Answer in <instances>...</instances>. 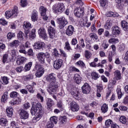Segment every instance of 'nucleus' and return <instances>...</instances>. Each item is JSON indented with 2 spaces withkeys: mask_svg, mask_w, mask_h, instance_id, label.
<instances>
[{
  "mask_svg": "<svg viewBox=\"0 0 128 128\" xmlns=\"http://www.w3.org/2000/svg\"><path fill=\"white\" fill-rule=\"evenodd\" d=\"M24 70V66H18L16 68V72H18V74H20V72H22Z\"/></svg>",
  "mask_w": 128,
  "mask_h": 128,
  "instance_id": "obj_59",
  "label": "nucleus"
},
{
  "mask_svg": "<svg viewBox=\"0 0 128 128\" xmlns=\"http://www.w3.org/2000/svg\"><path fill=\"white\" fill-rule=\"evenodd\" d=\"M32 66V62H29L28 64H26L24 66L25 70H26V72L30 70Z\"/></svg>",
  "mask_w": 128,
  "mask_h": 128,
  "instance_id": "obj_36",
  "label": "nucleus"
},
{
  "mask_svg": "<svg viewBox=\"0 0 128 128\" xmlns=\"http://www.w3.org/2000/svg\"><path fill=\"white\" fill-rule=\"evenodd\" d=\"M58 82H54L50 83V84L48 86V88L47 90L50 94H54V93L56 92V90H58Z\"/></svg>",
  "mask_w": 128,
  "mask_h": 128,
  "instance_id": "obj_4",
  "label": "nucleus"
},
{
  "mask_svg": "<svg viewBox=\"0 0 128 128\" xmlns=\"http://www.w3.org/2000/svg\"><path fill=\"white\" fill-rule=\"evenodd\" d=\"M37 58L40 63L44 64L46 60V54L43 52H40L37 56Z\"/></svg>",
  "mask_w": 128,
  "mask_h": 128,
  "instance_id": "obj_16",
  "label": "nucleus"
},
{
  "mask_svg": "<svg viewBox=\"0 0 128 128\" xmlns=\"http://www.w3.org/2000/svg\"><path fill=\"white\" fill-rule=\"evenodd\" d=\"M18 93L16 92H12L10 93V98H18Z\"/></svg>",
  "mask_w": 128,
  "mask_h": 128,
  "instance_id": "obj_48",
  "label": "nucleus"
},
{
  "mask_svg": "<svg viewBox=\"0 0 128 128\" xmlns=\"http://www.w3.org/2000/svg\"><path fill=\"white\" fill-rule=\"evenodd\" d=\"M100 2L101 6H106L108 2L106 0H100Z\"/></svg>",
  "mask_w": 128,
  "mask_h": 128,
  "instance_id": "obj_63",
  "label": "nucleus"
},
{
  "mask_svg": "<svg viewBox=\"0 0 128 128\" xmlns=\"http://www.w3.org/2000/svg\"><path fill=\"white\" fill-rule=\"evenodd\" d=\"M20 42L18 40H14L10 44V48H18L20 46Z\"/></svg>",
  "mask_w": 128,
  "mask_h": 128,
  "instance_id": "obj_26",
  "label": "nucleus"
},
{
  "mask_svg": "<svg viewBox=\"0 0 128 128\" xmlns=\"http://www.w3.org/2000/svg\"><path fill=\"white\" fill-rule=\"evenodd\" d=\"M68 122V117L66 116H61L59 118V122L61 124H66Z\"/></svg>",
  "mask_w": 128,
  "mask_h": 128,
  "instance_id": "obj_30",
  "label": "nucleus"
},
{
  "mask_svg": "<svg viewBox=\"0 0 128 128\" xmlns=\"http://www.w3.org/2000/svg\"><path fill=\"white\" fill-rule=\"evenodd\" d=\"M35 68L36 70L35 74L36 78H41V76H42L44 74V68H42L40 64L36 65Z\"/></svg>",
  "mask_w": 128,
  "mask_h": 128,
  "instance_id": "obj_6",
  "label": "nucleus"
},
{
  "mask_svg": "<svg viewBox=\"0 0 128 128\" xmlns=\"http://www.w3.org/2000/svg\"><path fill=\"white\" fill-rule=\"evenodd\" d=\"M120 122L124 124H126V116H122L121 117H120Z\"/></svg>",
  "mask_w": 128,
  "mask_h": 128,
  "instance_id": "obj_60",
  "label": "nucleus"
},
{
  "mask_svg": "<svg viewBox=\"0 0 128 128\" xmlns=\"http://www.w3.org/2000/svg\"><path fill=\"white\" fill-rule=\"evenodd\" d=\"M90 36L91 38H92V40H98V35H96V34L95 33L90 34Z\"/></svg>",
  "mask_w": 128,
  "mask_h": 128,
  "instance_id": "obj_50",
  "label": "nucleus"
},
{
  "mask_svg": "<svg viewBox=\"0 0 128 128\" xmlns=\"http://www.w3.org/2000/svg\"><path fill=\"white\" fill-rule=\"evenodd\" d=\"M16 36V34L13 32H8L7 34V38L8 40H12V38Z\"/></svg>",
  "mask_w": 128,
  "mask_h": 128,
  "instance_id": "obj_53",
  "label": "nucleus"
},
{
  "mask_svg": "<svg viewBox=\"0 0 128 128\" xmlns=\"http://www.w3.org/2000/svg\"><path fill=\"white\" fill-rule=\"evenodd\" d=\"M101 110L103 114H106V112H108V105L106 104H104L102 106H101Z\"/></svg>",
  "mask_w": 128,
  "mask_h": 128,
  "instance_id": "obj_31",
  "label": "nucleus"
},
{
  "mask_svg": "<svg viewBox=\"0 0 128 128\" xmlns=\"http://www.w3.org/2000/svg\"><path fill=\"white\" fill-rule=\"evenodd\" d=\"M102 46L103 47L104 50H106V48L110 46V44L106 41H103Z\"/></svg>",
  "mask_w": 128,
  "mask_h": 128,
  "instance_id": "obj_51",
  "label": "nucleus"
},
{
  "mask_svg": "<svg viewBox=\"0 0 128 128\" xmlns=\"http://www.w3.org/2000/svg\"><path fill=\"white\" fill-rule=\"evenodd\" d=\"M26 60H28V59H26V58L21 56L18 58L16 63L18 66H20V64H24V62H25Z\"/></svg>",
  "mask_w": 128,
  "mask_h": 128,
  "instance_id": "obj_24",
  "label": "nucleus"
},
{
  "mask_svg": "<svg viewBox=\"0 0 128 128\" xmlns=\"http://www.w3.org/2000/svg\"><path fill=\"white\" fill-rule=\"evenodd\" d=\"M23 28L24 30H30L32 28V24L30 22H24Z\"/></svg>",
  "mask_w": 128,
  "mask_h": 128,
  "instance_id": "obj_34",
  "label": "nucleus"
},
{
  "mask_svg": "<svg viewBox=\"0 0 128 128\" xmlns=\"http://www.w3.org/2000/svg\"><path fill=\"white\" fill-rule=\"evenodd\" d=\"M92 54L90 51L86 50L84 51V58L86 60H90L92 58Z\"/></svg>",
  "mask_w": 128,
  "mask_h": 128,
  "instance_id": "obj_32",
  "label": "nucleus"
},
{
  "mask_svg": "<svg viewBox=\"0 0 128 128\" xmlns=\"http://www.w3.org/2000/svg\"><path fill=\"white\" fill-rule=\"evenodd\" d=\"M6 112H7V116L12 118V114H14V109L12 107H8L6 109Z\"/></svg>",
  "mask_w": 128,
  "mask_h": 128,
  "instance_id": "obj_28",
  "label": "nucleus"
},
{
  "mask_svg": "<svg viewBox=\"0 0 128 128\" xmlns=\"http://www.w3.org/2000/svg\"><path fill=\"white\" fill-rule=\"evenodd\" d=\"M66 34L68 36H72L74 34V27L72 25L68 26L66 30Z\"/></svg>",
  "mask_w": 128,
  "mask_h": 128,
  "instance_id": "obj_10",
  "label": "nucleus"
},
{
  "mask_svg": "<svg viewBox=\"0 0 128 128\" xmlns=\"http://www.w3.org/2000/svg\"><path fill=\"white\" fill-rule=\"evenodd\" d=\"M70 108L72 112H77V110H80L76 102H72L70 103Z\"/></svg>",
  "mask_w": 128,
  "mask_h": 128,
  "instance_id": "obj_20",
  "label": "nucleus"
},
{
  "mask_svg": "<svg viewBox=\"0 0 128 128\" xmlns=\"http://www.w3.org/2000/svg\"><path fill=\"white\" fill-rule=\"evenodd\" d=\"M82 92L85 94H88L90 92V86L88 83H85L82 87Z\"/></svg>",
  "mask_w": 128,
  "mask_h": 128,
  "instance_id": "obj_11",
  "label": "nucleus"
},
{
  "mask_svg": "<svg viewBox=\"0 0 128 128\" xmlns=\"http://www.w3.org/2000/svg\"><path fill=\"white\" fill-rule=\"evenodd\" d=\"M26 88L28 90V92H30V94H34V90L31 85L26 86Z\"/></svg>",
  "mask_w": 128,
  "mask_h": 128,
  "instance_id": "obj_39",
  "label": "nucleus"
},
{
  "mask_svg": "<svg viewBox=\"0 0 128 128\" xmlns=\"http://www.w3.org/2000/svg\"><path fill=\"white\" fill-rule=\"evenodd\" d=\"M8 122V120H6L4 118H0V125L2 126H6V124Z\"/></svg>",
  "mask_w": 128,
  "mask_h": 128,
  "instance_id": "obj_38",
  "label": "nucleus"
},
{
  "mask_svg": "<svg viewBox=\"0 0 128 128\" xmlns=\"http://www.w3.org/2000/svg\"><path fill=\"white\" fill-rule=\"evenodd\" d=\"M112 124H114L113 122L111 120H108L105 122V126L108 128V126H111L112 128Z\"/></svg>",
  "mask_w": 128,
  "mask_h": 128,
  "instance_id": "obj_45",
  "label": "nucleus"
},
{
  "mask_svg": "<svg viewBox=\"0 0 128 128\" xmlns=\"http://www.w3.org/2000/svg\"><path fill=\"white\" fill-rule=\"evenodd\" d=\"M38 34L41 38L45 40H48V34H46V29L43 27H40L38 30Z\"/></svg>",
  "mask_w": 128,
  "mask_h": 128,
  "instance_id": "obj_8",
  "label": "nucleus"
},
{
  "mask_svg": "<svg viewBox=\"0 0 128 128\" xmlns=\"http://www.w3.org/2000/svg\"><path fill=\"white\" fill-rule=\"evenodd\" d=\"M116 92H117L118 98L120 100L122 98V89L120 88H117Z\"/></svg>",
  "mask_w": 128,
  "mask_h": 128,
  "instance_id": "obj_42",
  "label": "nucleus"
},
{
  "mask_svg": "<svg viewBox=\"0 0 128 128\" xmlns=\"http://www.w3.org/2000/svg\"><path fill=\"white\" fill-rule=\"evenodd\" d=\"M30 113L32 116H35L33 118V122H36L42 118L44 114V110H42V106L40 103L38 102L34 107L32 106L30 110Z\"/></svg>",
  "mask_w": 128,
  "mask_h": 128,
  "instance_id": "obj_1",
  "label": "nucleus"
},
{
  "mask_svg": "<svg viewBox=\"0 0 128 128\" xmlns=\"http://www.w3.org/2000/svg\"><path fill=\"white\" fill-rule=\"evenodd\" d=\"M34 48L36 50H44L46 48V44L44 42H38L34 44Z\"/></svg>",
  "mask_w": 128,
  "mask_h": 128,
  "instance_id": "obj_12",
  "label": "nucleus"
},
{
  "mask_svg": "<svg viewBox=\"0 0 128 128\" xmlns=\"http://www.w3.org/2000/svg\"><path fill=\"white\" fill-rule=\"evenodd\" d=\"M19 112V114L22 120H26V118H28L30 114L28 112L24 110V109H20Z\"/></svg>",
  "mask_w": 128,
  "mask_h": 128,
  "instance_id": "obj_15",
  "label": "nucleus"
},
{
  "mask_svg": "<svg viewBox=\"0 0 128 128\" xmlns=\"http://www.w3.org/2000/svg\"><path fill=\"white\" fill-rule=\"evenodd\" d=\"M2 82L3 84H8V78L6 76H4L2 78Z\"/></svg>",
  "mask_w": 128,
  "mask_h": 128,
  "instance_id": "obj_54",
  "label": "nucleus"
},
{
  "mask_svg": "<svg viewBox=\"0 0 128 128\" xmlns=\"http://www.w3.org/2000/svg\"><path fill=\"white\" fill-rule=\"evenodd\" d=\"M76 66H80V68H84L86 66V64L82 60H79L76 63Z\"/></svg>",
  "mask_w": 128,
  "mask_h": 128,
  "instance_id": "obj_47",
  "label": "nucleus"
},
{
  "mask_svg": "<svg viewBox=\"0 0 128 128\" xmlns=\"http://www.w3.org/2000/svg\"><path fill=\"white\" fill-rule=\"evenodd\" d=\"M82 76H80V74H74V80L76 84H80V82H82Z\"/></svg>",
  "mask_w": 128,
  "mask_h": 128,
  "instance_id": "obj_23",
  "label": "nucleus"
},
{
  "mask_svg": "<svg viewBox=\"0 0 128 128\" xmlns=\"http://www.w3.org/2000/svg\"><path fill=\"white\" fill-rule=\"evenodd\" d=\"M50 121L52 124H58V117L56 116L51 117L50 118Z\"/></svg>",
  "mask_w": 128,
  "mask_h": 128,
  "instance_id": "obj_46",
  "label": "nucleus"
},
{
  "mask_svg": "<svg viewBox=\"0 0 128 128\" xmlns=\"http://www.w3.org/2000/svg\"><path fill=\"white\" fill-rule=\"evenodd\" d=\"M64 49L66 50H72L70 44V42H65Z\"/></svg>",
  "mask_w": 128,
  "mask_h": 128,
  "instance_id": "obj_55",
  "label": "nucleus"
},
{
  "mask_svg": "<svg viewBox=\"0 0 128 128\" xmlns=\"http://www.w3.org/2000/svg\"><path fill=\"white\" fill-rule=\"evenodd\" d=\"M22 99L18 98L17 100H16L14 101H10V104L12 106H18V104H20V102Z\"/></svg>",
  "mask_w": 128,
  "mask_h": 128,
  "instance_id": "obj_33",
  "label": "nucleus"
},
{
  "mask_svg": "<svg viewBox=\"0 0 128 128\" xmlns=\"http://www.w3.org/2000/svg\"><path fill=\"white\" fill-rule=\"evenodd\" d=\"M46 80L48 82H56V75L54 73H51L46 76Z\"/></svg>",
  "mask_w": 128,
  "mask_h": 128,
  "instance_id": "obj_13",
  "label": "nucleus"
},
{
  "mask_svg": "<svg viewBox=\"0 0 128 128\" xmlns=\"http://www.w3.org/2000/svg\"><path fill=\"white\" fill-rule=\"evenodd\" d=\"M62 62H64L62 59L56 60L55 61H54V68H55V70H60V68H62Z\"/></svg>",
  "mask_w": 128,
  "mask_h": 128,
  "instance_id": "obj_14",
  "label": "nucleus"
},
{
  "mask_svg": "<svg viewBox=\"0 0 128 128\" xmlns=\"http://www.w3.org/2000/svg\"><path fill=\"white\" fill-rule=\"evenodd\" d=\"M108 42L110 44H118V42H120V40L116 38H111L108 40Z\"/></svg>",
  "mask_w": 128,
  "mask_h": 128,
  "instance_id": "obj_35",
  "label": "nucleus"
},
{
  "mask_svg": "<svg viewBox=\"0 0 128 128\" xmlns=\"http://www.w3.org/2000/svg\"><path fill=\"white\" fill-rule=\"evenodd\" d=\"M67 90L68 92L71 94L72 96L76 98V100H78V96L80 94L78 89L76 88L73 86L70 85L68 86Z\"/></svg>",
  "mask_w": 128,
  "mask_h": 128,
  "instance_id": "obj_3",
  "label": "nucleus"
},
{
  "mask_svg": "<svg viewBox=\"0 0 128 128\" xmlns=\"http://www.w3.org/2000/svg\"><path fill=\"white\" fill-rule=\"evenodd\" d=\"M36 28H33L32 30V34L29 36L30 40H34L36 38Z\"/></svg>",
  "mask_w": 128,
  "mask_h": 128,
  "instance_id": "obj_37",
  "label": "nucleus"
},
{
  "mask_svg": "<svg viewBox=\"0 0 128 128\" xmlns=\"http://www.w3.org/2000/svg\"><path fill=\"white\" fill-rule=\"evenodd\" d=\"M38 12L36 10H34L31 14V20L34 22L38 21Z\"/></svg>",
  "mask_w": 128,
  "mask_h": 128,
  "instance_id": "obj_17",
  "label": "nucleus"
},
{
  "mask_svg": "<svg viewBox=\"0 0 128 128\" xmlns=\"http://www.w3.org/2000/svg\"><path fill=\"white\" fill-rule=\"evenodd\" d=\"M112 22L110 21L105 24L104 28L106 30H110V28H112Z\"/></svg>",
  "mask_w": 128,
  "mask_h": 128,
  "instance_id": "obj_43",
  "label": "nucleus"
},
{
  "mask_svg": "<svg viewBox=\"0 0 128 128\" xmlns=\"http://www.w3.org/2000/svg\"><path fill=\"white\" fill-rule=\"evenodd\" d=\"M57 106L60 110H64V104H62V101L60 100L57 103Z\"/></svg>",
  "mask_w": 128,
  "mask_h": 128,
  "instance_id": "obj_44",
  "label": "nucleus"
},
{
  "mask_svg": "<svg viewBox=\"0 0 128 128\" xmlns=\"http://www.w3.org/2000/svg\"><path fill=\"white\" fill-rule=\"evenodd\" d=\"M124 48H126V44H122L118 48V50L120 52H122L124 50Z\"/></svg>",
  "mask_w": 128,
  "mask_h": 128,
  "instance_id": "obj_49",
  "label": "nucleus"
},
{
  "mask_svg": "<svg viewBox=\"0 0 128 128\" xmlns=\"http://www.w3.org/2000/svg\"><path fill=\"white\" fill-rule=\"evenodd\" d=\"M48 32L50 36V38H54L56 34V30L52 26H49L48 28Z\"/></svg>",
  "mask_w": 128,
  "mask_h": 128,
  "instance_id": "obj_19",
  "label": "nucleus"
},
{
  "mask_svg": "<svg viewBox=\"0 0 128 128\" xmlns=\"http://www.w3.org/2000/svg\"><path fill=\"white\" fill-rule=\"evenodd\" d=\"M112 34L114 36H118L120 34V28L118 26H114L112 28Z\"/></svg>",
  "mask_w": 128,
  "mask_h": 128,
  "instance_id": "obj_21",
  "label": "nucleus"
},
{
  "mask_svg": "<svg viewBox=\"0 0 128 128\" xmlns=\"http://www.w3.org/2000/svg\"><path fill=\"white\" fill-rule=\"evenodd\" d=\"M56 22L58 24V28L60 29L64 28L68 24V20L64 17L62 16L56 19Z\"/></svg>",
  "mask_w": 128,
  "mask_h": 128,
  "instance_id": "obj_7",
  "label": "nucleus"
},
{
  "mask_svg": "<svg viewBox=\"0 0 128 128\" xmlns=\"http://www.w3.org/2000/svg\"><path fill=\"white\" fill-rule=\"evenodd\" d=\"M69 70H70V72H80V70L74 66H70L69 68Z\"/></svg>",
  "mask_w": 128,
  "mask_h": 128,
  "instance_id": "obj_61",
  "label": "nucleus"
},
{
  "mask_svg": "<svg viewBox=\"0 0 128 128\" xmlns=\"http://www.w3.org/2000/svg\"><path fill=\"white\" fill-rule=\"evenodd\" d=\"M8 54H4L2 56V62L3 64H6L8 62Z\"/></svg>",
  "mask_w": 128,
  "mask_h": 128,
  "instance_id": "obj_52",
  "label": "nucleus"
},
{
  "mask_svg": "<svg viewBox=\"0 0 128 128\" xmlns=\"http://www.w3.org/2000/svg\"><path fill=\"white\" fill-rule=\"evenodd\" d=\"M24 34L22 31H20L18 34V38L20 40H24Z\"/></svg>",
  "mask_w": 128,
  "mask_h": 128,
  "instance_id": "obj_40",
  "label": "nucleus"
},
{
  "mask_svg": "<svg viewBox=\"0 0 128 128\" xmlns=\"http://www.w3.org/2000/svg\"><path fill=\"white\" fill-rule=\"evenodd\" d=\"M32 78H34V75L32 74L27 75L26 76H24L23 77L24 80H26V81L32 80Z\"/></svg>",
  "mask_w": 128,
  "mask_h": 128,
  "instance_id": "obj_41",
  "label": "nucleus"
},
{
  "mask_svg": "<svg viewBox=\"0 0 128 128\" xmlns=\"http://www.w3.org/2000/svg\"><path fill=\"white\" fill-rule=\"evenodd\" d=\"M47 109L52 110V106H54V102L52 98H48L46 101Z\"/></svg>",
  "mask_w": 128,
  "mask_h": 128,
  "instance_id": "obj_18",
  "label": "nucleus"
},
{
  "mask_svg": "<svg viewBox=\"0 0 128 128\" xmlns=\"http://www.w3.org/2000/svg\"><path fill=\"white\" fill-rule=\"evenodd\" d=\"M98 90L97 92H102V90H103L102 84H100L99 85H98L96 86Z\"/></svg>",
  "mask_w": 128,
  "mask_h": 128,
  "instance_id": "obj_62",
  "label": "nucleus"
},
{
  "mask_svg": "<svg viewBox=\"0 0 128 128\" xmlns=\"http://www.w3.org/2000/svg\"><path fill=\"white\" fill-rule=\"evenodd\" d=\"M27 54L29 56H33L34 50L32 48H30L27 52Z\"/></svg>",
  "mask_w": 128,
  "mask_h": 128,
  "instance_id": "obj_64",
  "label": "nucleus"
},
{
  "mask_svg": "<svg viewBox=\"0 0 128 128\" xmlns=\"http://www.w3.org/2000/svg\"><path fill=\"white\" fill-rule=\"evenodd\" d=\"M39 10L41 16L46 14V8L44 6H40L39 8Z\"/></svg>",
  "mask_w": 128,
  "mask_h": 128,
  "instance_id": "obj_29",
  "label": "nucleus"
},
{
  "mask_svg": "<svg viewBox=\"0 0 128 128\" xmlns=\"http://www.w3.org/2000/svg\"><path fill=\"white\" fill-rule=\"evenodd\" d=\"M121 26L122 28L126 32L128 30V22L126 20H122L121 22Z\"/></svg>",
  "mask_w": 128,
  "mask_h": 128,
  "instance_id": "obj_27",
  "label": "nucleus"
},
{
  "mask_svg": "<svg viewBox=\"0 0 128 128\" xmlns=\"http://www.w3.org/2000/svg\"><path fill=\"white\" fill-rule=\"evenodd\" d=\"M20 6L22 8H24V6H28V1L26 0H21Z\"/></svg>",
  "mask_w": 128,
  "mask_h": 128,
  "instance_id": "obj_58",
  "label": "nucleus"
},
{
  "mask_svg": "<svg viewBox=\"0 0 128 128\" xmlns=\"http://www.w3.org/2000/svg\"><path fill=\"white\" fill-rule=\"evenodd\" d=\"M52 10L54 14H57V12H62L64 11L66 8L64 4L58 3L53 6Z\"/></svg>",
  "mask_w": 128,
  "mask_h": 128,
  "instance_id": "obj_5",
  "label": "nucleus"
},
{
  "mask_svg": "<svg viewBox=\"0 0 128 128\" xmlns=\"http://www.w3.org/2000/svg\"><path fill=\"white\" fill-rule=\"evenodd\" d=\"M91 76H92V78H93V80H98V74L96 72H93L92 73Z\"/></svg>",
  "mask_w": 128,
  "mask_h": 128,
  "instance_id": "obj_57",
  "label": "nucleus"
},
{
  "mask_svg": "<svg viewBox=\"0 0 128 128\" xmlns=\"http://www.w3.org/2000/svg\"><path fill=\"white\" fill-rule=\"evenodd\" d=\"M8 92H5L1 97L0 100L2 102L6 104V100H8Z\"/></svg>",
  "mask_w": 128,
  "mask_h": 128,
  "instance_id": "obj_22",
  "label": "nucleus"
},
{
  "mask_svg": "<svg viewBox=\"0 0 128 128\" xmlns=\"http://www.w3.org/2000/svg\"><path fill=\"white\" fill-rule=\"evenodd\" d=\"M18 14V6H14V9L12 10H9L5 12V16L8 18H16Z\"/></svg>",
  "mask_w": 128,
  "mask_h": 128,
  "instance_id": "obj_2",
  "label": "nucleus"
},
{
  "mask_svg": "<svg viewBox=\"0 0 128 128\" xmlns=\"http://www.w3.org/2000/svg\"><path fill=\"white\" fill-rule=\"evenodd\" d=\"M84 11L83 8H76L74 10V14L76 18H82L84 16Z\"/></svg>",
  "mask_w": 128,
  "mask_h": 128,
  "instance_id": "obj_9",
  "label": "nucleus"
},
{
  "mask_svg": "<svg viewBox=\"0 0 128 128\" xmlns=\"http://www.w3.org/2000/svg\"><path fill=\"white\" fill-rule=\"evenodd\" d=\"M114 78L117 80L122 79V74L120 70H116L114 72Z\"/></svg>",
  "mask_w": 128,
  "mask_h": 128,
  "instance_id": "obj_25",
  "label": "nucleus"
},
{
  "mask_svg": "<svg viewBox=\"0 0 128 128\" xmlns=\"http://www.w3.org/2000/svg\"><path fill=\"white\" fill-rule=\"evenodd\" d=\"M79 44H80L81 48H84V46H86V44H84V38H80L79 40Z\"/></svg>",
  "mask_w": 128,
  "mask_h": 128,
  "instance_id": "obj_56",
  "label": "nucleus"
}]
</instances>
